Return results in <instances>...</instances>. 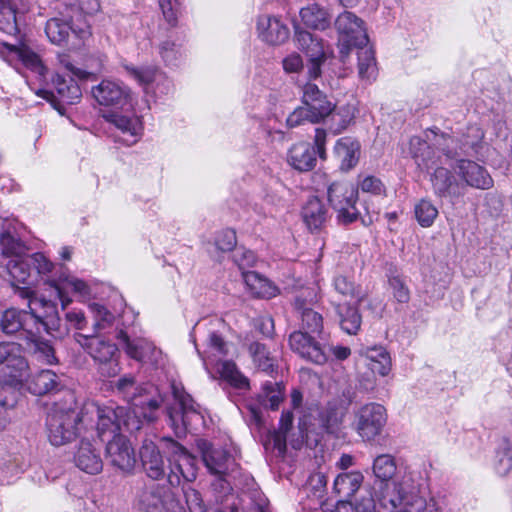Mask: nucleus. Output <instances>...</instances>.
Returning a JSON list of instances; mask_svg holds the SVG:
<instances>
[{"label": "nucleus", "mask_w": 512, "mask_h": 512, "mask_svg": "<svg viewBox=\"0 0 512 512\" xmlns=\"http://www.w3.org/2000/svg\"><path fill=\"white\" fill-rule=\"evenodd\" d=\"M454 142L451 136L434 131L426 133V139L414 136L409 142V153L418 168L427 172L433 170L430 182L434 194L452 201L463 195V186L449 170L459 155Z\"/></svg>", "instance_id": "f257e3e1"}, {"label": "nucleus", "mask_w": 512, "mask_h": 512, "mask_svg": "<svg viewBox=\"0 0 512 512\" xmlns=\"http://www.w3.org/2000/svg\"><path fill=\"white\" fill-rule=\"evenodd\" d=\"M163 449L169 454V486L145 484L137 493L138 506L146 512H187L174 491L181 479L192 482L197 477L196 458L170 437H163Z\"/></svg>", "instance_id": "f03ea898"}, {"label": "nucleus", "mask_w": 512, "mask_h": 512, "mask_svg": "<svg viewBox=\"0 0 512 512\" xmlns=\"http://www.w3.org/2000/svg\"><path fill=\"white\" fill-rule=\"evenodd\" d=\"M15 295L27 301L26 309L8 308L0 316V330L6 335L19 334L25 339L36 333L59 330L57 303L38 296L29 287H17Z\"/></svg>", "instance_id": "7ed1b4c3"}, {"label": "nucleus", "mask_w": 512, "mask_h": 512, "mask_svg": "<svg viewBox=\"0 0 512 512\" xmlns=\"http://www.w3.org/2000/svg\"><path fill=\"white\" fill-rule=\"evenodd\" d=\"M163 403L162 397L150 398L133 402L134 408L118 406L114 403L109 405H92L97 416V434L105 441V438L119 435L118 432L125 430L135 432L141 429L142 419L151 422L156 419V411Z\"/></svg>", "instance_id": "20e7f679"}, {"label": "nucleus", "mask_w": 512, "mask_h": 512, "mask_svg": "<svg viewBox=\"0 0 512 512\" xmlns=\"http://www.w3.org/2000/svg\"><path fill=\"white\" fill-rule=\"evenodd\" d=\"M378 503L385 512H444L434 498L426 500L410 478L387 483L381 490Z\"/></svg>", "instance_id": "39448f33"}, {"label": "nucleus", "mask_w": 512, "mask_h": 512, "mask_svg": "<svg viewBox=\"0 0 512 512\" xmlns=\"http://www.w3.org/2000/svg\"><path fill=\"white\" fill-rule=\"evenodd\" d=\"M174 405L167 408L169 425L179 438L188 432L197 431L204 425L200 406L187 394L181 384L171 383Z\"/></svg>", "instance_id": "423d86ee"}, {"label": "nucleus", "mask_w": 512, "mask_h": 512, "mask_svg": "<svg viewBox=\"0 0 512 512\" xmlns=\"http://www.w3.org/2000/svg\"><path fill=\"white\" fill-rule=\"evenodd\" d=\"M74 340L93 359L102 376L115 377L120 373V351L109 337L103 334L75 333Z\"/></svg>", "instance_id": "0eeeda50"}, {"label": "nucleus", "mask_w": 512, "mask_h": 512, "mask_svg": "<svg viewBox=\"0 0 512 512\" xmlns=\"http://www.w3.org/2000/svg\"><path fill=\"white\" fill-rule=\"evenodd\" d=\"M0 57L19 74L31 73L40 83L45 82L48 69L41 57L25 43L0 42Z\"/></svg>", "instance_id": "6e6552de"}, {"label": "nucleus", "mask_w": 512, "mask_h": 512, "mask_svg": "<svg viewBox=\"0 0 512 512\" xmlns=\"http://www.w3.org/2000/svg\"><path fill=\"white\" fill-rule=\"evenodd\" d=\"M45 33L51 43L62 45L71 40V46L79 47L91 36L87 20L75 19L68 11L66 15L54 17L47 21Z\"/></svg>", "instance_id": "1a4fd4ad"}, {"label": "nucleus", "mask_w": 512, "mask_h": 512, "mask_svg": "<svg viewBox=\"0 0 512 512\" xmlns=\"http://www.w3.org/2000/svg\"><path fill=\"white\" fill-rule=\"evenodd\" d=\"M84 417L73 409H63L54 406L46 418V429L49 441L54 446H61L72 441L78 434L79 423Z\"/></svg>", "instance_id": "9d476101"}, {"label": "nucleus", "mask_w": 512, "mask_h": 512, "mask_svg": "<svg viewBox=\"0 0 512 512\" xmlns=\"http://www.w3.org/2000/svg\"><path fill=\"white\" fill-rule=\"evenodd\" d=\"M6 268L16 289L15 283L28 284L34 275L48 279L55 266L43 253L37 252L9 259Z\"/></svg>", "instance_id": "9b49d317"}, {"label": "nucleus", "mask_w": 512, "mask_h": 512, "mask_svg": "<svg viewBox=\"0 0 512 512\" xmlns=\"http://www.w3.org/2000/svg\"><path fill=\"white\" fill-rule=\"evenodd\" d=\"M338 33V48L342 61L355 47L366 45L368 35L364 21L350 11H344L334 22Z\"/></svg>", "instance_id": "f8f14e48"}, {"label": "nucleus", "mask_w": 512, "mask_h": 512, "mask_svg": "<svg viewBox=\"0 0 512 512\" xmlns=\"http://www.w3.org/2000/svg\"><path fill=\"white\" fill-rule=\"evenodd\" d=\"M105 121L115 129V139L126 146L138 143L144 131V125L140 116L132 107L111 110L103 114Z\"/></svg>", "instance_id": "ddd939ff"}, {"label": "nucleus", "mask_w": 512, "mask_h": 512, "mask_svg": "<svg viewBox=\"0 0 512 512\" xmlns=\"http://www.w3.org/2000/svg\"><path fill=\"white\" fill-rule=\"evenodd\" d=\"M327 196L331 207L337 212L340 223L347 225L357 220L358 189L353 184L346 181L333 182L328 187Z\"/></svg>", "instance_id": "4468645a"}, {"label": "nucleus", "mask_w": 512, "mask_h": 512, "mask_svg": "<svg viewBox=\"0 0 512 512\" xmlns=\"http://www.w3.org/2000/svg\"><path fill=\"white\" fill-rule=\"evenodd\" d=\"M387 423V412L383 405L367 403L354 413L353 427L363 441H372L380 436Z\"/></svg>", "instance_id": "2eb2a0df"}, {"label": "nucleus", "mask_w": 512, "mask_h": 512, "mask_svg": "<svg viewBox=\"0 0 512 512\" xmlns=\"http://www.w3.org/2000/svg\"><path fill=\"white\" fill-rule=\"evenodd\" d=\"M45 284L54 292L55 297L60 301L62 310H65L72 302L68 289L74 294L86 298L91 295V288L87 282L71 275L63 266L52 272L46 279Z\"/></svg>", "instance_id": "dca6fc26"}, {"label": "nucleus", "mask_w": 512, "mask_h": 512, "mask_svg": "<svg viewBox=\"0 0 512 512\" xmlns=\"http://www.w3.org/2000/svg\"><path fill=\"white\" fill-rule=\"evenodd\" d=\"M318 300V288L315 286L302 288L296 294L294 308L301 320V330L310 333H320L322 331L323 317L314 309Z\"/></svg>", "instance_id": "f3484780"}, {"label": "nucleus", "mask_w": 512, "mask_h": 512, "mask_svg": "<svg viewBox=\"0 0 512 512\" xmlns=\"http://www.w3.org/2000/svg\"><path fill=\"white\" fill-rule=\"evenodd\" d=\"M91 93L101 106L113 110L132 107L131 89L119 80L103 79L99 84L92 87Z\"/></svg>", "instance_id": "a211bd4d"}, {"label": "nucleus", "mask_w": 512, "mask_h": 512, "mask_svg": "<svg viewBox=\"0 0 512 512\" xmlns=\"http://www.w3.org/2000/svg\"><path fill=\"white\" fill-rule=\"evenodd\" d=\"M28 368L26 359L20 354L16 343H0V384H12L20 381Z\"/></svg>", "instance_id": "6ab92c4d"}, {"label": "nucleus", "mask_w": 512, "mask_h": 512, "mask_svg": "<svg viewBox=\"0 0 512 512\" xmlns=\"http://www.w3.org/2000/svg\"><path fill=\"white\" fill-rule=\"evenodd\" d=\"M258 38L271 46L284 44L290 37V29L281 16L262 14L256 19Z\"/></svg>", "instance_id": "aec40b11"}, {"label": "nucleus", "mask_w": 512, "mask_h": 512, "mask_svg": "<svg viewBox=\"0 0 512 512\" xmlns=\"http://www.w3.org/2000/svg\"><path fill=\"white\" fill-rule=\"evenodd\" d=\"M310 332L299 330L291 333L289 337L290 348L302 358L317 365L328 361L326 347L321 346Z\"/></svg>", "instance_id": "412c9836"}, {"label": "nucleus", "mask_w": 512, "mask_h": 512, "mask_svg": "<svg viewBox=\"0 0 512 512\" xmlns=\"http://www.w3.org/2000/svg\"><path fill=\"white\" fill-rule=\"evenodd\" d=\"M117 339L123 344L125 353L136 361L158 364L161 359V351L146 338H130L127 332L120 330Z\"/></svg>", "instance_id": "4be33fe9"}, {"label": "nucleus", "mask_w": 512, "mask_h": 512, "mask_svg": "<svg viewBox=\"0 0 512 512\" xmlns=\"http://www.w3.org/2000/svg\"><path fill=\"white\" fill-rule=\"evenodd\" d=\"M302 103L310 113V122L319 123L325 120L334 110V104L328 100L316 84L306 83L302 89Z\"/></svg>", "instance_id": "5701e85b"}, {"label": "nucleus", "mask_w": 512, "mask_h": 512, "mask_svg": "<svg viewBox=\"0 0 512 512\" xmlns=\"http://www.w3.org/2000/svg\"><path fill=\"white\" fill-rule=\"evenodd\" d=\"M454 139V149L458 152V157L463 155L476 156L478 160H484L488 156L489 146L484 141V132L477 124L470 125L459 139Z\"/></svg>", "instance_id": "b1692460"}, {"label": "nucleus", "mask_w": 512, "mask_h": 512, "mask_svg": "<svg viewBox=\"0 0 512 512\" xmlns=\"http://www.w3.org/2000/svg\"><path fill=\"white\" fill-rule=\"evenodd\" d=\"M106 459L112 466L123 472L132 471L136 463L134 449L123 435L114 436L108 441Z\"/></svg>", "instance_id": "393cba45"}, {"label": "nucleus", "mask_w": 512, "mask_h": 512, "mask_svg": "<svg viewBox=\"0 0 512 512\" xmlns=\"http://www.w3.org/2000/svg\"><path fill=\"white\" fill-rule=\"evenodd\" d=\"M455 170L467 186L475 189L488 190L493 186V179L485 167L467 159L456 157Z\"/></svg>", "instance_id": "a878e982"}, {"label": "nucleus", "mask_w": 512, "mask_h": 512, "mask_svg": "<svg viewBox=\"0 0 512 512\" xmlns=\"http://www.w3.org/2000/svg\"><path fill=\"white\" fill-rule=\"evenodd\" d=\"M162 439L163 438L160 439V446H157L151 440H144L140 448V458L143 468L147 476L154 480H158L166 474L160 448L167 454V458L169 459V454L163 449Z\"/></svg>", "instance_id": "bb28decb"}, {"label": "nucleus", "mask_w": 512, "mask_h": 512, "mask_svg": "<svg viewBox=\"0 0 512 512\" xmlns=\"http://www.w3.org/2000/svg\"><path fill=\"white\" fill-rule=\"evenodd\" d=\"M26 385L28 391L37 396L58 392L64 386L61 377L51 369H42L31 374Z\"/></svg>", "instance_id": "cd10ccee"}, {"label": "nucleus", "mask_w": 512, "mask_h": 512, "mask_svg": "<svg viewBox=\"0 0 512 512\" xmlns=\"http://www.w3.org/2000/svg\"><path fill=\"white\" fill-rule=\"evenodd\" d=\"M199 448L208 471L217 476L225 474L228 469V452L223 448L214 447L211 443L204 440L199 443Z\"/></svg>", "instance_id": "c85d7f7f"}, {"label": "nucleus", "mask_w": 512, "mask_h": 512, "mask_svg": "<svg viewBox=\"0 0 512 512\" xmlns=\"http://www.w3.org/2000/svg\"><path fill=\"white\" fill-rule=\"evenodd\" d=\"M315 148L308 142L294 144L288 151V163L298 171L312 170L317 162Z\"/></svg>", "instance_id": "c756f323"}, {"label": "nucleus", "mask_w": 512, "mask_h": 512, "mask_svg": "<svg viewBox=\"0 0 512 512\" xmlns=\"http://www.w3.org/2000/svg\"><path fill=\"white\" fill-rule=\"evenodd\" d=\"M89 309L93 317L94 334L110 335L115 332V338L121 330L118 327V319L106 306L99 303H92Z\"/></svg>", "instance_id": "7c9ffc66"}, {"label": "nucleus", "mask_w": 512, "mask_h": 512, "mask_svg": "<svg viewBox=\"0 0 512 512\" xmlns=\"http://www.w3.org/2000/svg\"><path fill=\"white\" fill-rule=\"evenodd\" d=\"M360 148V143L351 137H343L336 142L334 153L342 171H350L357 165Z\"/></svg>", "instance_id": "2f4dec72"}, {"label": "nucleus", "mask_w": 512, "mask_h": 512, "mask_svg": "<svg viewBox=\"0 0 512 512\" xmlns=\"http://www.w3.org/2000/svg\"><path fill=\"white\" fill-rule=\"evenodd\" d=\"M295 41L300 50H302L309 60L326 59L327 51L324 41L309 31L295 28Z\"/></svg>", "instance_id": "473e14b6"}, {"label": "nucleus", "mask_w": 512, "mask_h": 512, "mask_svg": "<svg viewBox=\"0 0 512 512\" xmlns=\"http://www.w3.org/2000/svg\"><path fill=\"white\" fill-rule=\"evenodd\" d=\"M74 460L76 466L88 474L94 475L102 471L103 462L100 454L89 441L80 442Z\"/></svg>", "instance_id": "72a5a7b5"}, {"label": "nucleus", "mask_w": 512, "mask_h": 512, "mask_svg": "<svg viewBox=\"0 0 512 512\" xmlns=\"http://www.w3.org/2000/svg\"><path fill=\"white\" fill-rule=\"evenodd\" d=\"M73 76L71 74L56 73L52 79V84L59 100L65 104H74L82 96L81 89Z\"/></svg>", "instance_id": "f704fd0d"}, {"label": "nucleus", "mask_w": 512, "mask_h": 512, "mask_svg": "<svg viewBox=\"0 0 512 512\" xmlns=\"http://www.w3.org/2000/svg\"><path fill=\"white\" fill-rule=\"evenodd\" d=\"M243 280L252 296L270 299L279 294V289L269 279L255 271L243 272Z\"/></svg>", "instance_id": "c9c22d12"}, {"label": "nucleus", "mask_w": 512, "mask_h": 512, "mask_svg": "<svg viewBox=\"0 0 512 512\" xmlns=\"http://www.w3.org/2000/svg\"><path fill=\"white\" fill-rule=\"evenodd\" d=\"M299 14L302 22L314 30L324 31L331 26L329 10L318 3H310L301 8Z\"/></svg>", "instance_id": "e433bc0d"}, {"label": "nucleus", "mask_w": 512, "mask_h": 512, "mask_svg": "<svg viewBox=\"0 0 512 512\" xmlns=\"http://www.w3.org/2000/svg\"><path fill=\"white\" fill-rule=\"evenodd\" d=\"M302 218L311 230H319L327 220V209L317 197H310L302 208Z\"/></svg>", "instance_id": "4c0bfd02"}, {"label": "nucleus", "mask_w": 512, "mask_h": 512, "mask_svg": "<svg viewBox=\"0 0 512 512\" xmlns=\"http://www.w3.org/2000/svg\"><path fill=\"white\" fill-rule=\"evenodd\" d=\"M42 333H36L26 338L28 349L33 357L40 363L45 365H53L58 363L55 350L50 341L40 337Z\"/></svg>", "instance_id": "58836bf2"}, {"label": "nucleus", "mask_w": 512, "mask_h": 512, "mask_svg": "<svg viewBox=\"0 0 512 512\" xmlns=\"http://www.w3.org/2000/svg\"><path fill=\"white\" fill-rule=\"evenodd\" d=\"M341 329L349 335H355L361 327L362 318L357 307L349 304L335 305Z\"/></svg>", "instance_id": "ea45409f"}, {"label": "nucleus", "mask_w": 512, "mask_h": 512, "mask_svg": "<svg viewBox=\"0 0 512 512\" xmlns=\"http://www.w3.org/2000/svg\"><path fill=\"white\" fill-rule=\"evenodd\" d=\"M356 108L353 104H345L339 107L334 105V110L328 115V127L334 134L345 130L354 120Z\"/></svg>", "instance_id": "a19ab883"}, {"label": "nucleus", "mask_w": 512, "mask_h": 512, "mask_svg": "<svg viewBox=\"0 0 512 512\" xmlns=\"http://www.w3.org/2000/svg\"><path fill=\"white\" fill-rule=\"evenodd\" d=\"M216 370L220 377L232 387L239 390H246L249 388L248 378L240 372L234 362L219 360L216 363Z\"/></svg>", "instance_id": "79ce46f5"}, {"label": "nucleus", "mask_w": 512, "mask_h": 512, "mask_svg": "<svg viewBox=\"0 0 512 512\" xmlns=\"http://www.w3.org/2000/svg\"><path fill=\"white\" fill-rule=\"evenodd\" d=\"M363 479L359 471L341 473L334 480V490L340 497L349 498L360 488Z\"/></svg>", "instance_id": "37998d69"}, {"label": "nucleus", "mask_w": 512, "mask_h": 512, "mask_svg": "<svg viewBox=\"0 0 512 512\" xmlns=\"http://www.w3.org/2000/svg\"><path fill=\"white\" fill-rule=\"evenodd\" d=\"M358 74L362 80L374 81L377 77V64L374 51L366 45L358 47Z\"/></svg>", "instance_id": "c03bdc74"}, {"label": "nucleus", "mask_w": 512, "mask_h": 512, "mask_svg": "<svg viewBox=\"0 0 512 512\" xmlns=\"http://www.w3.org/2000/svg\"><path fill=\"white\" fill-rule=\"evenodd\" d=\"M2 255L12 259L23 256L27 253L26 244L10 230L4 231L0 236Z\"/></svg>", "instance_id": "a18cd8bd"}, {"label": "nucleus", "mask_w": 512, "mask_h": 512, "mask_svg": "<svg viewBox=\"0 0 512 512\" xmlns=\"http://www.w3.org/2000/svg\"><path fill=\"white\" fill-rule=\"evenodd\" d=\"M60 327L59 330L45 331L48 334L56 333L59 336L66 334L70 329L82 330L87 324L84 312L80 309H72L65 312L64 321L59 316Z\"/></svg>", "instance_id": "49530a36"}, {"label": "nucleus", "mask_w": 512, "mask_h": 512, "mask_svg": "<svg viewBox=\"0 0 512 512\" xmlns=\"http://www.w3.org/2000/svg\"><path fill=\"white\" fill-rule=\"evenodd\" d=\"M438 209L430 199H420L414 205V215L418 224L423 228L431 227L438 217Z\"/></svg>", "instance_id": "de8ad7c7"}, {"label": "nucleus", "mask_w": 512, "mask_h": 512, "mask_svg": "<svg viewBox=\"0 0 512 512\" xmlns=\"http://www.w3.org/2000/svg\"><path fill=\"white\" fill-rule=\"evenodd\" d=\"M493 467L495 472L501 477L508 475L512 470V446L508 441L503 440L499 444Z\"/></svg>", "instance_id": "09e8293b"}, {"label": "nucleus", "mask_w": 512, "mask_h": 512, "mask_svg": "<svg viewBox=\"0 0 512 512\" xmlns=\"http://www.w3.org/2000/svg\"><path fill=\"white\" fill-rule=\"evenodd\" d=\"M373 473L381 481H389L396 473L395 458L390 454L378 455L373 461Z\"/></svg>", "instance_id": "8fccbe9b"}, {"label": "nucleus", "mask_w": 512, "mask_h": 512, "mask_svg": "<svg viewBox=\"0 0 512 512\" xmlns=\"http://www.w3.org/2000/svg\"><path fill=\"white\" fill-rule=\"evenodd\" d=\"M124 68L128 75L136 80L139 85L144 87L146 91L152 86L160 73V70L153 66L136 67L133 65H125Z\"/></svg>", "instance_id": "3c124183"}, {"label": "nucleus", "mask_w": 512, "mask_h": 512, "mask_svg": "<svg viewBox=\"0 0 512 512\" xmlns=\"http://www.w3.org/2000/svg\"><path fill=\"white\" fill-rule=\"evenodd\" d=\"M261 405L276 410L283 400V389L278 382H265L259 396Z\"/></svg>", "instance_id": "603ef678"}, {"label": "nucleus", "mask_w": 512, "mask_h": 512, "mask_svg": "<svg viewBox=\"0 0 512 512\" xmlns=\"http://www.w3.org/2000/svg\"><path fill=\"white\" fill-rule=\"evenodd\" d=\"M0 30L9 35L19 32L16 11L10 0H0Z\"/></svg>", "instance_id": "864d4df0"}, {"label": "nucleus", "mask_w": 512, "mask_h": 512, "mask_svg": "<svg viewBox=\"0 0 512 512\" xmlns=\"http://www.w3.org/2000/svg\"><path fill=\"white\" fill-rule=\"evenodd\" d=\"M249 352L258 369L266 373L273 372L274 360L269 356L265 345L259 342H252L249 345Z\"/></svg>", "instance_id": "5fc2aeb1"}, {"label": "nucleus", "mask_w": 512, "mask_h": 512, "mask_svg": "<svg viewBox=\"0 0 512 512\" xmlns=\"http://www.w3.org/2000/svg\"><path fill=\"white\" fill-rule=\"evenodd\" d=\"M115 391L122 395L128 402L135 401L137 395H140V389L137 385L135 377L132 375H124L114 383Z\"/></svg>", "instance_id": "6e6d98bb"}, {"label": "nucleus", "mask_w": 512, "mask_h": 512, "mask_svg": "<svg viewBox=\"0 0 512 512\" xmlns=\"http://www.w3.org/2000/svg\"><path fill=\"white\" fill-rule=\"evenodd\" d=\"M159 54L167 65H177L182 57L181 47L175 42L167 39L160 43Z\"/></svg>", "instance_id": "4d7b16f0"}, {"label": "nucleus", "mask_w": 512, "mask_h": 512, "mask_svg": "<svg viewBox=\"0 0 512 512\" xmlns=\"http://www.w3.org/2000/svg\"><path fill=\"white\" fill-rule=\"evenodd\" d=\"M183 494L190 512H219L218 510L207 508L203 503L201 494L194 488L190 486L183 487Z\"/></svg>", "instance_id": "13d9d810"}, {"label": "nucleus", "mask_w": 512, "mask_h": 512, "mask_svg": "<svg viewBox=\"0 0 512 512\" xmlns=\"http://www.w3.org/2000/svg\"><path fill=\"white\" fill-rule=\"evenodd\" d=\"M99 9V0H77V4L67 8V11L73 15L75 19L80 18L86 20L87 15H92Z\"/></svg>", "instance_id": "bf43d9fd"}, {"label": "nucleus", "mask_w": 512, "mask_h": 512, "mask_svg": "<svg viewBox=\"0 0 512 512\" xmlns=\"http://www.w3.org/2000/svg\"><path fill=\"white\" fill-rule=\"evenodd\" d=\"M359 190L373 196H385L386 187L380 178L368 175L365 176L358 184Z\"/></svg>", "instance_id": "052dcab7"}, {"label": "nucleus", "mask_w": 512, "mask_h": 512, "mask_svg": "<svg viewBox=\"0 0 512 512\" xmlns=\"http://www.w3.org/2000/svg\"><path fill=\"white\" fill-rule=\"evenodd\" d=\"M233 260L243 273L247 272L246 269L255 265L257 257L251 250H247L245 248H237L233 254Z\"/></svg>", "instance_id": "680f3d73"}, {"label": "nucleus", "mask_w": 512, "mask_h": 512, "mask_svg": "<svg viewBox=\"0 0 512 512\" xmlns=\"http://www.w3.org/2000/svg\"><path fill=\"white\" fill-rule=\"evenodd\" d=\"M237 243L234 230L226 229L220 231L215 237V245L218 250L223 252L232 251Z\"/></svg>", "instance_id": "e2e57ef3"}, {"label": "nucleus", "mask_w": 512, "mask_h": 512, "mask_svg": "<svg viewBox=\"0 0 512 512\" xmlns=\"http://www.w3.org/2000/svg\"><path fill=\"white\" fill-rule=\"evenodd\" d=\"M389 285L392 289L394 298L399 303H407L409 301L410 291L403 279H401L399 276H393L389 279Z\"/></svg>", "instance_id": "0e129e2a"}, {"label": "nucleus", "mask_w": 512, "mask_h": 512, "mask_svg": "<svg viewBox=\"0 0 512 512\" xmlns=\"http://www.w3.org/2000/svg\"><path fill=\"white\" fill-rule=\"evenodd\" d=\"M333 287L337 293L345 297L356 296V286L352 280L343 275H337L333 279Z\"/></svg>", "instance_id": "69168bd1"}, {"label": "nucleus", "mask_w": 512, "mask_h": 512, "mask_svg": "<svg viewBox=\"0 0 512 512\" xmlns=\"http://www.w3.org/2000/svg\"><path fill=\"white\" fill-rule=\"evenodd\" d=\"M182 0H159V6L162 10L164 18L174 26L177 22V14Z\"/></svg>", "instance_id": "338daca9"}, {"label": "nucleus", "mask_w": 512, "mask_h": 512, "mask_svg": "<svg viewBox=\"0 0 512 512\" xmlns=\"http://www.w3.org/2000/svg\"><path fill=\"white\" fill-rule=\"evenodd\" d=\"M153 92L156 97L170 95L174 92V84L162 71H160L156 80L154 81Z\"/></svg>", "instance_id": "774afa93"}]
</instances>
